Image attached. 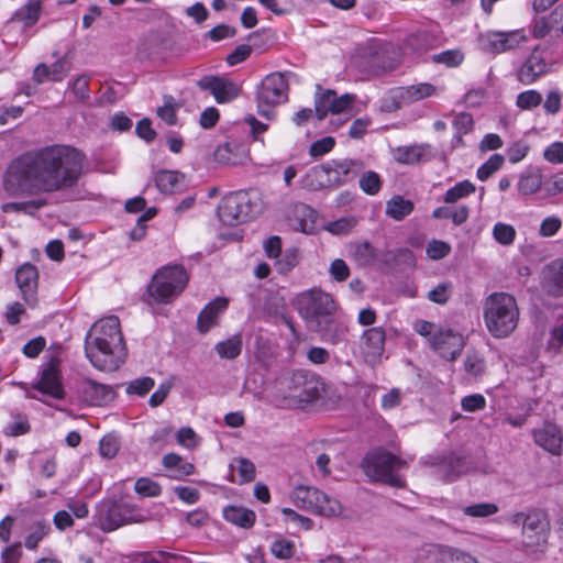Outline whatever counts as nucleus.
Masks as SVG:
<instances>
[{
  "instance_id": "1",
  "label": "nucleus",
  "mask_w": 563,
  "mask_h": 563,
  "mask_svg": "<svg viewBox=\"0 0 563 563\" xmlns=\"http://www.w3.org/2000/svg\"><path fill=\"white\" fill-rule=\"evenodd\" d=\"M85 156L75 147L49 145L14 159L4 178L11 197L51 194L74 187L81 174Z\"/></svg>"
},
{
  "instance_id": "2",
  "label": "nucleus",
  "mask_w": 563,
  "mask_h": 563,
  "mask_svg": "<svg viewBox=\"0 0 563 563\" xmlns=\"http://www.w3.org/2000/svg\"><path fill=\"white\" fill-rule=\"evenodd\" d=\"M86 356L93 367L114 372L128 355L126 345L117 316H108L96 321L85 340Z\"/></svg>"
},
{
  "instance_id": "3",
  "label": "nucleus",
  "mask_w": 563,
  "mask_h": 563,
  "mask_svg": "<svg viewBox=\"0 0 563 563\" xmlns=\"http://www.w3.org/2000/svg\"><path fill=\"white\" fill-rule=\"evenodd\" d=\"M294 306L308 330L318 333L325 342L335 344L345 336L346 327L335 320L338 305L330 294L312 288L298 294Z\"/></svg>"
},
{
  "instance_id": "4",
  "label": "nucleus",
  "mask_w": 563,
  "mask_h": 563,
  "mask_svg": "<svg viewBox=\"0 0 563 563\" xmlns=\"http://www.w3.org/2000/svg\"><path fill=\"white\" fill-rule=\"evenodd\" d=\"M484 320L495 338H506L515 331L519 320V308L514 296L494 292L485 301Z\"/></svg>"
},
{
  "instance_id": "5",
  "label": "nucleus",
  "mask_w": 563,
  "mask_h": 563,
  "mask_svg": "<svg viewBox=\"0 0 563 563\" xmlns=\"http://www.w3.org/2000/svg\"><path fill=\"white\" fill-rule=\"evenodd\" d=\"M406 466V461L384 450L369 452L363 461L368 477L394 487L405 486V479L397 472Z\"/></svg>"
},
{
  "instance_id": "6",
  "label": "nucleus",
  "mask_w": 563,
  "mask_h": 563,
  "mask_svg": "<svg viewBox=\"0 0 563 563\" xmlns=\"http://www.w3.org/2000/svg\"><path fill=\"white\" fill-rule=\"evenodd\" d=\"M188 274L180 265L159 269L148 286V294L157 302L168 303L178 297L188 283Z\"/></svg>"
},
{
  "instance_id": "7",
  "label": "nucleus",
  "mask_w": 563,
  "mask_h": 563,
  "mask_svg": "<svg viewBox=\"0 0 563 563\" xmlns=\"http://www.w3.org/2000/svg\"><path fill=\"white\" fill-rule=\"evenodd\" d=\"M289 85L283 73H272L261 82L256 91L258 113L266 119L275 114L276 106L287 101Z\"/></svg>"
},
{
  "instance_id": "8",
  "label": "nucleus",
  "mask_w": 563,
  "mask_h": 563,
  "mask_svg": "<svg viewBox=\"0 0 563 563\" xmlns=\"http://www.w3.org/2000/svg\"><path fill=\"white\" fill-rule=\"evenodd\" d=\"M257 212L251 194L244 190L224 196L218 207L220 221L229 227L243 223Z\"/></svg>"
},
{
  "instance_id": "9",
  "label": "nucleus",
  "mask_w": 563,
  "mask_h": 563,
  "mask_svg": "<svg viewBox=\"0 0 563 563\" xmlns=\"http://www.w3.org/2000/svg\"><path fill=\"white\" fill-rule=\"evenodd\" d=\"M285 387V397L298 402H310L321 395L323 384L312 373L296 371L280 383Z\"/></svg>"
},
{
  "instance_id": "10",
  "label": "nucleus",
  "mask_w": 563,
  "mask_h": 563,
  "mask_svg": "<svg viewBox=\"0 0 563 563\" xmlns=\"http://www.w3.org/2000/svg\"><path fill=\"white\" fill-rule=\"evenodd\" d=\"M290 499L296 507L328 518L338 517L343 510L340 501H330L327 508L319 507V501L327 500L325 493L311 486L300 485L295 487L290 494Z\"/></svg>"
},
{
  "instance_id": "11",
  "label": "nucleus",
  "mask_w": 563,
  "mask_h": 563,
  "mask_svg": "<svg viewBox=\"0 0 563 563\" xmlns=\"http://www.w3.org/2000/svg\"><path fill=\"white\" fill-rule=\"evenodd\" d=\"M391 54L394 52L386 45L368 46L356 57L355 63L366 75L379 76L398 67L399 59Z\"/></svg>"
},
{
  "instance_id": "12",
  "label": "nucleus",
  "mask_w": 563,
  "mask_h": 563,
  "mask_svg": "<svg viewBox=\"0 0 563 563\" xmlns=\"http://www.w3.org/2000/svg\"><path fill=\"white\" fill-rule=\"evenodd\" d=\"M483 51L492 54H500L516 49L528 41L525 30L509 32L488 31L478 37Z\"/></svg>"
},
{
  "instance_id": "13",
  "label": "nucleus",
  "mask_w": 563,
  "mask_h": 563,
  "mask_svg": "<svg viewBox=\"0 0 563 563\" xmlns=\"http://www.w3.org/2000/svg\"><path fill=\"white\" fill-rule=\"evenodd\" d=\"M437 95H439V88L430 82H419L416 85L397 87L391 90L385 107L389 111H395L404 106H408Z\"/></svg>"
},
{
  "instance_id": "14",
  "label": "nucleus",
  "mask_w": 563,
  "mask_h": 563,
  "mask_svg": "<svg viewBox=\"0 0 563 563\" xmlns=\"http://www.w3.org/2000/svg\"><path fill=\"white\" fill-rule=\"evenodd\" d=\"M145 516L129 503H112L100 515V526L104 531H113L119 527L145 521Z\"/></svg>"
},
{
  "instance_id": "15",
  "label": "nucleus",
  "mask_w": 563,
  "mask_h": 563,
  "mask_svg": "<svg viewBox=\"0 0 563 563\" xmlns=\"http://www.w3.org/2000/svg\"><path fill=\"white\" fill-rule=\"evenodd\" d=\"M429 341L432 349L449 361H455L465 345L461 333L444 328H439Z\"/></svg>"
},
{
  "instance_id": "16",
  "label": "nucleus",
  "mask_w": 563,
  "mask_h": 563,
  "mask_svg": "<svg viewBox=\"0 0 563 563\" xmlns=\"http://www.w3.org/2000/svg\"><path fill=\"white\" fill-rule=\"evenodd\" d=\"M201 90L210 91L218 103H227L239 97L241 87L230 78L222 76H203L197 81Z\"/></svg>"
},
{
  "instance_id": "17",
  "label": "nucleus",
  "mask_w": 563,
  "mask_h": 563,
  "mask_svg": "<svg viewBox=\"0 0 563 563\" xmlns=\"http://www.w3.org/2000/svg\"><path fill=\"white\" fill-rule=\"evenodd\" d=\"M325 164L333 188L353 181L365 169L364 162L358 158L332 159Z\"/></svg>"
},
{
  "instance_id": "18",
  "label": "nucleus",
  "mask_w": 563,
  "mask_h": 563,
  "mask_svg": "<svg viewBox=\"0 0 563 563\" xmlns=\"http://www.w3.org/2000/svg\"><path fill=\"white\" fill-rule=\"evenodd\" d=\"M355 97L350 93L338 96L333 90H325L316 97L314 112L319 120H323L328 113L339 114L351 109Z\"/></svg>"
},
{
  "instance_id": "19",
  "label": "nucleus",
  "mask_w": 563,
  "mask_h": 563,
  "mask_svg": "<svg viewBox=\"0 0 563 563\" xmlns=\"http://www.w3.org/2000/svg\"><path fill=\"white\" fill-rule=\"evenodd\" d=\"M532 437L539 446L553 455H561L563 449V434L561 429L552 422H544L532 430Z\"/></svg>"
},
{
  "instance_id": "20",
  "label": "nucleus",
  "mask_w": 563,
  "mask_h": 563,
  "mask_svg": "<svg viewBox=\"0 0 563 563\" xmlns=\"http://www.w3.org/2000/svg\"><path fill=\"white\" fill-rule=\"evenodd\" d=\"M15 280L22 292L24 301L31 307L35 306L37 301L36 290L38 285L37 268L30 263L23 264L15 273Z\"/></svg>"
},
{
  "instance_id": "21",
  "label": "nucleus",
  "mask_w": 563,
  "mask_h": 563,
  "mask_svg": "<svg viewBox=\"0 0 563 563\" xmlns=\"http://www.w3.org/2000/svg\"><path fill=\"white\" fill-rule=\"evenodd\" d=\"M33 388L56 399L64 397V389L56 363L51 362L44 367L40 380L34 384Z\"/></svg>"
},
{
  "instance_id": "22",
  "label": "nucleus",
  "mask_w": 563,
  "mask_h": 563,
  "mask_svg": "<svg viewBox=\"0 0 563 563\" xmlns=\"http://www.w3.org/2000/svg\"><path fill=\"white\" fill-rule=\"evenodd\" d=\"M429 563H479L467 552L444 545H433L428 551Z\"/></svg>"
},
{
  "instance_id": "23",
  "label": "nucleus",
  "mask_w": 563,
  "mask_h": 563,
  "mask_svg": "<svg viewBox=\"0 0 563 563\" xmlns=\"http://www.w3.org/2000/svg\"><path fill=\"white\" fill-rule=\"evenodd\" d=\"M542 286L555 297L563 296V258L554 260L544 266Z\"/></svg>"
},
{
  "instance_id": "24",
  "label": "nucleus",
  "mask_w": 563,
  "mask_h": 563,
  "mask_svg": "<svg viewBox=\"0 0 563 563\" xmlns=\"http://www.w3.org/2000/svg\"><path fill=\"white\" fill-rule=\"evenodd\" d=\"M80 391L85 401L91 406H101L113 398V390L110 386L99 384L90 378L81 382Z\"/></svg>"
},
{
  "instance_id": "25",
  "label": "nucleus",
  "mask_w": 563,
  "mask_h": 563,
  "mask_svg": "<svg viewBox=\"0 0 563 563\" xmlns=\"http://www.w3.org/2000/svg\"><path fill=\"white\" fill-rule=\"evenodd\" d=\"M547 71L548 64L544 58L539 54L532 53L518 69L517 78L523 85H530L547 74Z\"/></svg>"
},
{
  "instance_id": "26",
  "label": "nucleus",
  "mask_w": 563,
  "mask_h": 563,
  "mask_svg": "<svg viewBox=\"0 0 563 563\" xmlns=\"http://www.w3.org/2000/svg\"><path fill=\"white\" fill-rule=\"evenodd\" d=\"M229 300L224 297H217L209 302L198 317V330L201 333L208 332L218 323L219 316L228 308Z\"/></svg>"
},
{
  "instance_id": "27",
  "label": "nucleus",
  "mask_w": 563,
  "mask_h": 563,
  "mask_svg": "<svg viewBox=\"0 0 563 563\" xmlns=\"http://www.w3.org/2000/svg\"><path fill=\"white\" fill-rule=\"evenodd\" d=\"M362 340L367 357L377 358L382 356L386 341V332L382 327H374L365 330L363 332Z\"/></svg>"
},
{
  "instance_id": "28",
  "label": "nucleus",
  "mask_w": 563,
  "mask_h": 563,
  "mask_svg": "<svg viewBox=\"0 0 563 563\" xmlns=\"http://www.w3.org/2000/svg\"><path fill=\"white\" fill-rule=\"evenodd\" d=\"M431 146L429 144H415L397 147L395 159L400 164H418L430 158Z\"/></svg>"
},
{
  "instance_id": "29",
  "label": "nucleus",
  "mask_w": 563,
  "mask_h": 563,
  "mask_svg": "<svg viewBox=\"0 0 563 563\" xmlns=\"http://www.w3.org/2000/svg\"><path fill=\"white\" fill-rule=\"evenodd\" d=\"M350 256L360 267L373 266L377 258V250L367 241L356 242L350 246Z\"/></svg>"
},
{
  "instance_id": "30",
  "label": "nucleus",
  "mask_w": 563,
  "mask_h": 563,
  "mask_svg": "<svg viewBox=\"0 0 563 563\" xmlns=\"http://www.w3.org/2000/svg\"><path fill=\"white\" fill-rule=\"evenodd\" d=\"M305 187L310 190H320L324 188H333L330 180L327 164L313 166L309 169L303 178Z\"/></svg>"
},
{
  "instance_id": "31",
  "label": "nucleus",
  "mask_w": 563,
  "mask_h": 563,
  "mask_svg": "<svg viewBox=\"0 0 563 563\" xmlns=\"http://www.w3.org/2000/svg\"><path fill=\"white\" fill-rule=\"evenodd\" d=\"M549 532L522 531L521 550L528 554H539L545 551Z\"/></svg>"
},
{
  "instance_id": "32",
  "label": "nucleus",
  "mask_w": 563,
  "mask_h": 563,
  "mask_svg": "<svg viewBox=\"0 0 563 563\" xmlns=\"http://www.w3.org/2000/svg\"><path fill=\"white\" fill-rule=\"evenodd\" d=\"M224 519L233 525L249 529L255 522V512L244 507L229 506L223 510Z\"/></svg>"
},
{
  "instance_id": "33",
  "label": "nucleus",
  "mask_w": 563,
  "mask_h": 563,
  "mask_svg": "<svg viewBox=\"0 0 563 563\" xmlns=\"http://www.w3.org/2000/svg\"><path fill=\"white\" fill-rule=\"evenodd\" d=\"M412 211L413 202L402 196L396 195L386 202V214L396 221L404 220Z\"/></svg>"
},
{
  "instance_id": "34",
  "label": "nucleus",
  "mask_w": 563,
  "mask_h": 563,
  "mask_svg": "<svg viewBox=\"0 0 563 563\" xmlns=\"http://www.w3.org/2000/svg\"><path fill=\"white\" fill-rule=\"evenodd\" d=\"M521 520L522 531L549 532V525L540 512L516 514L514 522L519 523Z\"/></svg>"
},
{
  "instance_id": "35",
  "label": "nucleus",
  "mask_w": 563,
  "mask_h": 563,
  "mask_svg": "<svg viewBox=\"0 0 563 563\" xmlns=\"http://www.w3.org/2000/svg\"><path fill=\"white\" fill-rule=\"evenodd\" d=\"M542 186V175L539 170H528L519 177L517 189L522 196H531Z\"/></svg>"
},
{
  "instance_id": "36",
  "label": "nucleus",
  "mask_w": 563,
  "mask_h": 563,
  "mask_svg": "<svg viewBox=\"0 0 563 563\" xmlns=\"http://www.w3.org/2000/svg\"><path fill=\"white\" fill-rule=\"evenodd\" d=\"M163 465L174 471L175 478H183L195 472V466L191 463L185 462L180 455L175 453L166 454L163 457Z\"/></svg>"
},
{
  "instance_id": "37",
  "label": "nucleus",
  "mask_w": 563,
  "mask_h": 563,
  "mask_svg": "<svg viewBox=\"0 0 563 563\" xmlns=\"http://www.w3.org/2000/svg\"><path fill=\"white\" fill-rule=\"evenodd\" d=\"M407 46L416 52H426L437 46V38L428 31H419L407 37Z\"/></svg>"
},
{
  "instance_id": "38",
  "label": "nucleus",
  "mask_w": 563,
  "mask_h": 563,
  "mask_svg": "<svg viewBox=\"0 0 563 563\" xmlns=\"http://www.w3.org/2000/svg\"><path fill=\"white\" fill-rule=\"evenodd\" d=\"M51 532V526L45 520L35 521L30 527V532L24 539V545L29 550H35L38 543Z\"/></svg>"
},
{
  "instance_id": "39",
  "label": "nucleus",
  "mask_w": 563,
  "mask_h": 563,
  "mask_svg": "<svg viewBox=\"0 0 563 563\" xmlns=\"http://www.w3.org/2000/svg\"><path fill=\"white\" fill-rule=\"evenodd\" d=\"M242 338L241 335H233L225 341L216 344V351L221 358L233 360L242 352Z\"/></svg>"
},
{
  "instance_id": "40",
  "label": "nucleus",
  "mask_w": 563,
  "mask_h": 563,
  "mask_svg": "<svg viewBox=\"0 0 563 563\" xmlns=\"http://www.w3.org/2000/svg\"><path fill=\"white\" fill-rule=\"evenodd\" d=\"M360 188L368 196L377 195L383 187V179L374 170H363L360 175Z\"/></svg>"
},
{
  "instance_id": "41",
  "label": "nucleus",
  "mask_w": 563,
  "mask_h": 563,
  "mask_svg": "<svg viewBox=\"0 0 563 563\" xmlns=\"http://www.w3.org/2000/svg\"><path fill=\"white\" fill-rule=\"evenodd\" d=\"M299 262V250L297 247H290L285 250V252L276 258L275 267L279 274L285 275L292 271Z\"/></svg>"
},
{
  "instance_id": "42",
  "label": "nucleus",
  "mask_w": 563,
  "mask_h": 563,
  "mask_svg": "<svg viewBox=\"0 0 563 563\" xmlns=\"http://www.w3.org/2000/svg\"><path fill=\"white\" fill-rule=\"evenodd\" d=\"M476 187L470 180H462L456 183L452 188L448 189L443 196L445 203H455L462 198L474 194Z\"/></svg>"
},
{
  "instance_id": "43",
  "label": "nucleus",
  "mask_w": 563,
  "mask_h": 563,
  "mask_svg": "<svg viewBox=\"0 0 563 563\" xmlns=\"http://www.w3.org/2000/svg\"><path fill=\"white\" fill-rule=\"evenodd\" d=\"M46 205V200H29L23 202H7L1 206V210L4 213L10 212H23L26 214L34 216L37 210Z\"/></svg>"
},
{
  "instance_id": "44",
  "label": "nucleus",
  "mask_w": 563,
  "mask_h": 563,
  "mask_svg": "<svg viewBox=\"0 0 563 563\" xmlns=\"http://www.w3.org/2000/svg\"><path fill=\"white\" fill-rule=\"evenodd\" d=\"M464 369L468 375L475 378L482 376L486 369L483 355L476 351H468L464 360Z\"/></svg>"
},
{
  "instance_id": "45",
  "label": "nucleus",
  "mask_w": 563,
  "mask_h": 563,
  "mask_svg": "<svg viewBox=\"0 0 563 563\" xmlns=\"http://www.w3.org/2000/svg\"><path fill=\"white\" fill-rule=\"evenodd\" d=\"M179 180V174L172 170H161L155 175V185L164 194H172Z\"/></svg>"
},
{
  "instance_id": "46",
  "label": "nucleus",
  "mask_w": 563,
  "mask_h": 563,
  "mask_svg": "<svg viewBox=\"0 0 563 563\" xmlns=\"http://www.w3.org/2000/svg\"><path fill=\"white\" fill-rule=\"evenodd\" d=\"M180 106L173 97H165L164 104L156 110L157 117L168 125L177 124V111Z\"/></svg>"
},
{
  "instance_id": "47",
  "label": "nucleus",
  "mask_w": 563,
  "mask_h": 563,
  "mask_svg": "<svg viewBox=\"0 0 563 563\" xmlns=\"http://www.w3.org/2000/svg\"><path fill=\"white\" fill-rule=\"evenodd\" d=\"M431 60L435 64H443L448 67H457L464 60V54L459 48L448 49L432 55Z\"/></svg>"
},
{
  "instance_id": "48",
  "label": "nucleus",
  "mask_w": 563,
  "mask_h": 563,
  "mask_svg": "<svg viewBox=\"0 0 563 563\" xmlns=\"http://www.w3.org/2000/svg\"><path fill=\"white\" fill-rule=\"evenodd\" d=\"M504 156L500 154L492 155L482 166L478 167L476 176L479 180H487L494 173L501 168Z\"/></svg>"
},
{
  "instance_id": "49",
  "label": "nucleus",
  "mask_w": 563,
  "mask_h": 563,
  "mask_svg": "<svg viewBox=\"0 0 563 563\" xmlns=\"http://www.w3.org/2000/svg\"><path fill=\"white\" fill-rule=\"evenodd\" d=\"M531 33L534 38H543L551 34L556 35V29L552 23L550 14L548 16L534 19L531 26Z\"/></svg>"
},
{
  "instance_id": "50",
  "label": "nucleus",
  "mask_w": 563,
  "mask_h": 563,
  "mask_svg": "<svg viewBox=\"0 0 563 563\" xmlns=\"http://www.w3.org/2000/svg\"><path fill=\"white\" fill-rule=\"evenodd\" d=\"M453 294V285L451 282H443L431 289L427 298L438 305H445Z\"/></svg>"
},
{
  "instance_id": "51",
  "label": "nucleus",
  "mask_w": 563,
  "mask_h": 563,
  "mask_svg": "<svg viewBox=\"0 0 563 563\" xmlns=\"http://www.w3.org/2000/svg\"><path fill=\"white\" fill-rule=\"evenodd\" d=\"M271 551L275 558L288 560L295 554L296 547L292 541L279 538L272 543Z\"/></svg>"
},
{
  "instance_id": "52",
  "label": "nucleus",
  "mask_w": 563,
  "mask_h": 563,
  "mask_svg": "<svg viewBox=\"0 0 563 563\" xmlns=\"http://www.w3.org/2000/svg\"><path fill=\"white\" fill-rule=\"evenodd\" d=\"M134 489L142 497H157L162 494L161 485L148 477H140Z\"/></svg>"
},
{
  "instance_id": "53",
  "label": "nucleus",
  "mask_w": 563,
  "mask_h": 563,
  "mask_svg": "<svg viewBox=\"0 0 563 563\" xmlns=\"http://www.w3.org/2000/svg\"><path fill=\"white\" fill-rule=\"evenodd\" d=\"M38 18L40 4L37 2L25 5L14 15V20L22 22L23 25L26 27L34 25L37 22Z\"/></svg>"
},
{
  "instance_id": "54",
  "label": "nucleus",
  "mask_w": 563,
  "mask_h": 563,
  "mask_svg": "<svg viewBox=\"0 0 563 563\" xmlns=\"http://www.w3.org/2000/svg\"><path fill=\"white\" fill-rule=\"evenodd\" d=\"M498 506L494 503H479L463 508L464 515L468 517L485 518L497 514Z\"/></svg>"
},
{
  "instance_id": "55",
  "label": "nucleus",
  "mask_w": 563,
  "mask_h": 563,
  "mask_svg": "<svg viewBox=\"0 0 563 563\" xmlns=\"http://www.w3.org/2000/svg\"><path fill=\"white\" fill-rule=\"evenodd\" d=\"M494 239L501 245H510L516 238V230L512 225L498 222L493 228Z\"/></svg>"
},
{
  "instance_id": "56",
  "label": "nucleus",
  "mask_w": 563,
  "mask_h": 563,
  "mask_svg": "<svg viewBox=\"0 0 563 563\" xmlns=\"http://www.w3.org/2000/svg\"><path fill=\"white\" fill-rule=\"evenodd\" d=\"M31 430L29 419L25 415L18 413L12 422L8 423L4 433L9 437L26 434Z\"/></svg>"
},
{
  "instance_id": "57",
  "label": "nucleus",
  "mask_w": 563,
  "mask_h": 563,
  "mask_svg": "<svg viewBox=\"0 0 563 563\" xmlns=\"http://www.w3.org/2000/svg\"><path fill=\"white\" fill-rule=\"evenodd\" d=\"M542 102V96L537 90H527L518 95L516 104L522 110H530Z\"/></svg>"
},
{
  "instance_id": "58",
  "label": "nucleus",
  "mask_w": 563,
  "mask_h": 563,
  "mask_svg": "<svg viewBox=\"0 0 563 563\" xmlns=\"http://www.w3.org/2000/svg\"><path fill=\"white\" fill-rule=\"evenodd\" d=\"M71 92L76 100L87 102L90 98L89 79L86 76H78L71 82Z\"/></svg>"
},
{
  "instance_id": "59",
  "label": "nucleus",
  "mask_w": 563,
  "mask_h": 563,
  "mask_svg": "<svg viewBox=\"0 0 563 563\" xmlns=\"http://www.w3.org/2000/svg\"><path fill=\"white\" fill-rule=\"evenodd\" d=\"M214 159L220 164L234 165L238 163V154L230 143L219 145L214 151Z\"/></svg>"
},
{
  "instance_id": "60",
  "label": "nucleus",
  "mask_w": 563,
  "mask_h": 563,
  "mask_svg": "<svg viewBox=\"0 0 563 563\" xmlns=\"http://www.w3.org/2000/svg\"><path fill=\"white\" fill-rule=\"evenodd\" d=\"M155 383L151 377L136 378L129 383L126 386V393L137 396H145L153 387Z\"/></svg>"
},
{
  "instance_id": "61",
  "label": "nucleus",
  "mask_w": 563,
  "mask_h": 563,
  "mask_svg": "<svg viewBox=\"0 0 563 563\" xmlns=\"http://www.w3.org/2000/svg\"><path fill=\"white\" fill-rule=\"evenodd\" d=\"M426 251L429 258L438 261L449 255L451 245L441 240H432L428 243Z\"/></svg>"
},
{
  "instance_id": "62",
  "label": "nucleus",
  "mask_w": 563,
  "mask_h": 563,
  "mask_svg": "<svg viewBox=\"0 0 563 563\" xmlns=\"http://www.w3.org/2000/svg\"><path fill=\"white\" fill-rule=\"evenodd\" d=\"M240 476V484L252 482L255 478V465L247 459L240 457L235 461Z\"/></svg>"
},
{
  "instance_id": "63",
  "label": "nucleus",
  "mask_w": 563,
  "mask_h": 563,
  "mask_svg": "<svg viewBox=\"0 0 563 563\" xmlns=\"http://www.w3.org/2000/svg\"><path fill=\"white\" fill-rule=\"evenodd\" d=\"M119 448L120 444L117 437L111 434L103 437L99 443L100 455L106 459H113L117 455Z\"/></svg>"
},
{
  "instance_id": "64",
  "label": "nucleus",
  "mask_w": 563,
  "mask_h": 563,
  "mask_svg": "<svg viewBox=\"0 0 563 563\" xmlns=\"http://www.w3.org/2000/svg\"><path fill=\"white\" fill-rule=\"evenodd\" d=\"M461 406L464 411L475 412L485 408L486 399L481 394L468 395L462 398Z\"/></svg>"
}]
</instances>
